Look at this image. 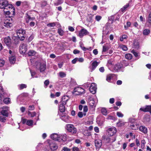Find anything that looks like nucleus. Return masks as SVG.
I'll return each instance as SVG.
<instances>
[{
  "mask_svg": "<svg viewBox=\"0 0 151 151\" xmlns=\"http://www.w3.org/2000/svg\"><path fill=\"white\" fill-rule=\"evenodd\" d=\"M0 8L3 9L4 13L7 15H14L15 8L7 0H0Z\"/></svg>",
  "mask_w": 151,
  "mask_h": 151,
  "instance_id": "nucleus-1",
  "label": "nucleus"
},
{
  "mask_svg": "<svg viewBox=\"0 0 151 151\" xmlns=\"http://www.w3.org/2000/svg\"><path fill=\"white\" fill-rule=\"evenodd\" d=\"M66 137L67 135L65 134H58L57 133H53L50 136L52 139L59 142H61L62 141H65L66 140Z\"/></svg>",
  "mask_w": 151,
  "mask_h": 151,
  "instance_id": "nucleus-2",
  "label": "nucleus"
},
{
  "mask_svg": "<svg viewBox=\"0 0 151 151\" xmlns=\"http://www.w3.org/2000/svg\"><path fill=\"white\" fill-rule=\"evenodd\" d=\"M14 22V19L12 17H7L4 20V25L7 28H10L12 26Z\"/></svg>",
  "mask_w": 151,
  "mask_h": 151,
  "instance_id": "nucleus-3",
  "label": "nucleus"
},
{
  "mask_svg": "<svg viewBox=\"0 0 151 151\" xmlns=\"http://www.w3.org/2000/svg\"><path fill=\"white\" fill-rule=\"evenodd\" d=\"M60 119L63 121L69 123L71 122V119L70 117L66 113L60 112L59 114Z\"/></svg>",
  "mask_w": 151,
  "mask_h": 151,
  "instance_id": "nucleus-4",
  "label": "nucleus"
},
{
  "mask_svg": "<svg viewBox=\"0 0 151 151\" xmlns=\"http://www.w3.org/2000/svg\"><path fill=\"white\" fill-rule=\"evenodd\" d=\"M102 140L106 144L113 142L116 140L115 137L110 138L106 135H104L102 137Z\"/></svg>",
  "mask_w": 151,
  "mask_h": 151,
  "instance_id": "nucleus-5",
  "label": "nucleus"
},
{
  "mask_svg": "<svg viewBox=\"0 0 151 151\" xmlns=\"http://www.w3.org/2000/svg\"><path fill=\"white\" fill-rule=\"evenodd\" d=\"M66 129L68 132L73 134H76L77 132V129L72 124H67Z\"/></svg>",
  "mask_w": 151,
  "mask_h": 151,
  "instance_id": "nucleus-6",
  "label": "nucleus"
},
{
  "mask_svg": "<svg viewBox=\"0 0 151 151\" xmlns=\"http://www.w3.org/2000/svg\"><path fill=\"white\" fill-rule=\"evenodd\" d=\"M27 45L24 43L21 44L19 47L20 53L21 54L25 53L27 50Z\"/></svg>",
  "mask_w": 151,
  "mask_h": 151,
  "instance_id": "nucleus-7",
  "label": "nucleus"
},
{
  "mask_svg": "<svg viewBox=\"0 0 151 151\" xmlns=\"http://www.w3.org/2000/svg\"><path fill=\"white\" fill-rule=\"evenodd\" d=\"M73 91L75 94L77 95H80L85 93L84 89L80 87L75 88Z\"/></svg>",
  "mask_w": 151,
  "mask_h": 151,
  "instance_id": "nucleus-8",
  "label": "nucleus"
},
{
  "mask_svg": "<svg viewBox=\"0 0 151 151\" xmlns=\"http://www.w3.org/2000/svg\"><path fill=\"white\" fill-rule=\"evenodd\" d=\"M2 110L1 111V114L3 116L7 117L8 116L9 108L8 106H3L2 107Z\"/></svg>",
  "mask_w": 151,
  "mask_h": 151,
  "instance_id": "nucleus-9",
  "label": "nucleus"
},
{
  "mask_svg": "<svg viewBox=\"0 0 151 151\" xmlns=\"http://www.w3.org/2000/svg\"><path fill=\"white\" fill-rule=\"evenodd\" d=\"M123 68L124 67L122 64L120 63L116 64L114 66V67H113L114 70L117 71H122Z\"/></svg>",
  "mask_w": 151,
  "mask_h": 151,
  "instance_id": "nucleus-10",
  "label": "nucleus"
},
{
  "mask_svg": "<svg viewBox=\"0 0 151 151\" xmlns=\"http://www.w3.org/2000/svg\"><path fill=\"white\" fill-rule=\"evenodd\" d=\"M35 18L34 17H31L30 16H28L26 19V22L27 23L29 22V25L31 27H33L35 25V22H33Z\"/></svg>",
  "mask_w": 151,
  "mask_h": 151,
  "instance_id": "nucleus-11",
  "label": "nucleus"
},
{
  "mask_svg": "<svg viewBox=\"0 0 151 151\" xmlns=\"http://www.w3.org/2000/svg\"><path fill=\"white\" fill-rule=\"evenodd\" d=\"M89 34V32L87 30L83 28L81 29L79 31L78 34V36L81 38L82 37L86 35Z\"/></svg>",
  "mask_w": 151,
  "mask_h": 151,
  "instance_id": "nucleus-12",
  "label": "nucleus"
},
{
  "mask_svg": "<svg viewBox=\"0 0 151 151\" xmlns=\"http://www.w3.org/2000/svg\"><path fill=\"white\" fill-rule=\"evenodd\" d=\"M96 89L97 87L96 84L94 83H92L89 88V90L93 94H95L96 92Z\"/></svg>",
  "mask_w": 151,
  "mask_h": 151,
  "instance_id": "nucleus-13",
  "label": "nucleus"
},
{
  "mask_svg": "<svg viewBox=\"0 0 151 151\" xmlns=\"http://www.w3.org/2000/svg\"><path fill=\"white\" fill-rule=\"evenodd\" d=\"M108 134L111 136H113L116 133V129L114 127H111L108 129Z\"/></svg>",
  "mask_w": 151,
  "mask_h": 151,
  "instance_id": "nucleus-14",
  "label": "nucleus"
},
{
  "mask_svg": "<svg viewBox=\"0 0 151 151\" xmlns=\"http://www.w3.org/2000/svg\"><path fill=\"white\" fill-rule=\"evenodd\" d=\"M139 110L145 112L149 111L151 114V106L150 105L146 106L145 107L141 108Z\"/></svg>",
  "mask_w": 151,
  "mask_h": 151,
  "instance_id": "nucleus-15",
  "label": "nucleus"
},
{
  "mask_svg": "<svg viewBox=\"0 0 151 151\" xmlns=\"http://www.w3.org/2000/svg\"><path fill=\"white\" fill-rule=\"evenodd\" d=\"M94 143L96 149H99L101 147L102 144V142L101 140L95 139Z\"/></svg>",
  "mask_w": 151,
  "mask_h": 151,
  "instance_id": "nucleus-16",
  "label": "nucleus"
},
{
  "mask_svg": "<svg viewBox=\"0 0 151 151\" xmlns=\"http://www.w3.org/2000/svg\"><path fill=\"white\" fill-rule=\"evenodd\" d=\"M16 32L19 37L24 35L26 33L25 30L23 29H17L16 30Z\"/></svg>",
  "mask_w": 151,
  "mask_h": 151,
  "instance_id": "nucleus-17",
  "label": "nucleus"
},
{
  "mask_svg": "<svg viewBox=\"0 0 151 151\" xmlns=\"http://www.w3.org/2000/svg\"><path fill=\"white\" fill-rule=\"evenodd\" d=\"M22 122L23 124L26 123V124L29 126H32L33 125V121L32 120H27L24 119L22 120Z\"/></svg>",
  "mask_w": 151,
  "mask_h": 151,
  "instance_id": "nucleus-18",
  "label": "nucleus"
},
{
  "mask_svg": "<svg viewBox=\"0 0 151 151\" xmlns=\"http://www.w3.org/2000/svg\"><path fill=\"white\" fill-rule=\"evenodd\" d=\"M4 41L8 47H10L11 43V39L9 37H6L4 38Z\"/></svg>",
  "mask_w": 151,
  "mask_h": 151,
  "instance_id": "nucleus-19",
  "label": "nucleus"
},
{
  "mask_svg": "<svg viewBox=\"0 0 151 151\" xmlns=\"http://www.w3.org/2000/svg\"><path fill=\"white\" fill-rule=\"evenodd\" d=\"M65 104H64L63 103L60 102V104L59 106V109L60 112H59V114L60 112L64 113L65 110V108L64 105Z\"/></svg>",
  "mask_w": 151,
  "mask_h": 151,
  "instance_id": "nucleus-20",
  "label": "nucleus"
},
{
  "mask_svg": "<svg viewBox=\"0 0 151 151\" xmlns=\"http://www.w3.org/2000/svg\"><path fill=\"white\" fill-rule=\"evenodd\" d=\"M150 121V116L149 115H145L143 117L142 122L145 124H147Z\"/></svg>",
  "mask_w": 151,
  "mask_h": 151,
  "instance_id": "nucleus-21",
  "label": "nucleus"
},
{
  "mask_svg": "<svg viewBox=\"0 0 151 151\" xmlns=\"http://www.w3.org/2000/svg\"><path fill=\"white\" fill-rule=\"evenodd\" d=\"M9 60L11 63L14 64L16 60V57L14 55H9Z\"/></svg>",
  "mask_w": 151,
  "mask_h": 151,
  "instance_id": "nucleus-22",
  "label": "nucleus"
},
{
  "mask_svg": "<svg viewBox=\"0 0 151 151\" xmlns=\"http://www.w3.org/2000/svg\"><path fill=\"white\" fill-rule=\"evenodd\" d=\"M46 69V63H41L40 64V70L41 72L45 71Z\"/></svg>",
  "mask_w": 151,
  "mask_h": 151,
  "instance_id": "nucleus-23",
  "label": "nucleus"
},
{
  "mask_svg": "<svg viewBox=\"0 0 151 151\" xmlns=\"http://www.w3.org/2000/svg\"><path fill=\"white\" fill-rule=\"evenodd\" d=\"M139 131L144 134H146L147 132V129L146 127L143 126H141L139 127Z\"/></svg>",
  "mask_w": 151,
  "mask_h": 151,
  "instance_id": "nucleus-24",
  "label": "nucleus"
},
{
  "mask_svg": "<svg viewBox=\"0 0 151 151\" xmlns=\"http://www.w3.org/2000/svg\"><path fill=\"white\" fill-rule=\"evenodd\" d=\"M69 97L68 96H64L62 99V100L60 102L64 104H66L67 102L69 100Z\"/></svg>",
  "mask_w": 151,
  "mask_h": 151,
  "instance_id": "nucleus-25",
  "label": "nucleus"
},
{
  "mask_svg": "<svg viewBox=\"0 0 151 151\" xmlns=\"http://www.w3.org/2000/svg\"><path fill=\"white\" fill-rule=\"evenodd\" d=\"M88 103L90 106L95 107L97 103V101H95L94 99L90 100L89 101Z\"/></svg>",
  "mask_w": 151,
  "mask_h": 151,
  "instance_id": "nucleus-26",
  "label": "nucleus"
},
{
  "mask_svg": "<svg viewBox=\"0 0 151 151\" xmlns=\"http://www.w3.org/2000/svg\"><path fill=\"white\" fill-rule=\"evenodd\" d=\"M99 63L96 61H94L92 64V67L91 68V71L93 70L97 66Z\"/></svg>",
  "mask_w": 151,
  "mask_h": 151,
  "instance_id": "nucleus-27",
  "label": "nucleus"
},
{
  "mask_svg": "<svg viewBox=\"0 0 151 151\" xmlns=\"http://www.w3.org/2000/svg\"><path fill=\"white\" fill-rule=\"evenodd\" d=\"M129 4L127 3L126 5L123 6L120 10V11L122 12H124L127 9V8L129 7Z\"/></svg>",
  "mask_w": 151,
  "mask_h": 151,
  "instance_id": "nucleus-28",
  "label": "nucleus"
},
{
  "mask_svg": "<svg viewBox=\"0 0 151 151\" xmlns=\"http://www.w3.org/2000/svg\"><path fill=\"white\" fill-rule=\"evenodd\" d=\"M12 39L14 42V43L16 44H18L19 42V36H14L13 37Z\"/></svg>",
  "mask_w": 151,
  "mask_h": 151,
  "instance_id": "nucleus-29",
  "label": "nucleus"
},
{
  "mask_svg": "<svg viewBox=\"0 0 151 151\" xmlns=\"http://www.w3.org/2000/svg\"><path fill=\"white\" fill-rule=\"evenodd\" d=\"M130 127L132 129L136 130L138 129V126L136 124H132L130 125Z\"/></svg>",
  "mask_w": 151,
  "mask_h": 151,
  "instance_id": "nucleus-30",
  "label": "nucleus"
},
{
  "mask_svg": "<svg viewBox=\"0 0 151 151\" xmlns=\"http://www.w3.org/2000/svg\"><path fill=\"white\" fill-rule=\"evenodd\" d=\"M114 75L113 74H109L107 75L106 81L108 82H110L112 78H113Z\"/></svg>",
  "mask_w": 151,
  "mask_h": 151,
  "instance_id": "nucleus-31",
  "label": "nucleus"
},
{
  "mask_svg": "<svg viewBox=\"0 0 151 151\" xmlns=\"http://www.w3.org/2000/svg\"><path fill=\"white\" fill-rule=\"evenodd\" d=\"M36 52L33 50H30L28 52V54L29 56H33L35 55Z\"/></svg>",
  "mask_w": 151,
  "mask_h": 151,
  "instance_id": "nucleus-32",
  "label": "nucleus"
},
{
  "mask_svg": "<svg viewBox=\"0 0 151 151\" xmlns=\"http://www.w3.org/2000/svg\"><path fill=\"white\" fill-rule=\"evenodd\" d=\"M4 102L6 104H8L11 103L10 99L9 98H6L3 100Z\"/></svg>",
  "mask_w": 151,
  "mask_h": 151,
  "instance_id": "nucleus-33",
  "label": "nucleus"
},
{
  "mask_svg": "<svg viewBox=\"0 0 151 151\" xmlns=\"http://www.w3.org/2000/svg\"><path fill=\"white\" fill-rule=\"evenodd\" d=\"M50 148L52 150H54L57 149L58 147L55 144H52L50 145Z\"/></svg>",
  "mask_w": 151,
  "mask_h": 151,
  "instance_id": "nucleus-34",
  "label": "nucleus"
},
{
  "mask_svg": "<svg viewBox=\"0 0 151 151\" xmlns=\"http://www.w3.org/2000/svg\"><path fill=\"white\" fill-rule=\"evenodd\" d=\"M150 31L148 29H145L144 30L143 34L145 35H147L150 33Z\"/></svg>",
  "mask_w": 151,
  "mask_h": 151,
  "instance_id": "nucleus-35",
  "label": "nucleus"
},
{
  "mask_svg": "<svg viewBox=\"0 0 151 151\" xmlns=\"http://www.w3.org/2000/svg\"><path fill=\"white\" fill-rule=\"evenodd\" d=\"M58 75L61 78H64L65 77L66 74L65 72L61 71L58 73Z\"/></svg>",
  "mask_w": 151,
  "mask_h": 151,
  "instance_id": "nucleus-36",
  "label": "nucleus"
},
{
  "mask_svg": "<svg viewBox=\"0 0 151 151\" xmlns=\"http://www.w3.org/2000/svg\"><path fill=\"white\" fill-rule=\"evenodd\" d=\"M19 89L20 90L26 88L27 87V85L25 84H22L18 85Z\"/></svg>",
  "mask_w": 151,
  "mask_h": 151,
  "instance_id": "nucleus-37",
  "label": "nucleus"
},
{
  "mask_svg": "<svg viewBox=\"0 0 151 151\" xmlns=\"http://www.w3.org/2000/svg\"><path fill=\"white\" fill-rule=\"evenodd\" d=\"M125 58L128 60H130L132 58V55L130 53H127L125 55Z\"/></svg>",
  "mask_w": 151,
  "mask_h": 151,
  "instance_id": "nucleus-38",
  "label": "nucleus"
},
{
  "mask_svg": "<svg viewBox=\"0 0 151 151\" xmlns=\"http://www.w3.org/2000/svg\"><path fill=\"white\" fill-rule=\"evenodd\" d=\"M147 22L151 24V12L149 13L148 17L147 19Z\"/></svg>",
  "mask_w": 151,
  "mask_h": 151,
  "instance_id": "nucleus-39",
  "label": "nucleus"
},
{
  "mask_svg": "<svg viewBox=\"0 0 151 151\" xmlns=\"http://www.w3.org/2000/svg\"><path fill=\"white\" fill-rule=\"evenodd\" d=\"M21 4H27V2H21L19 1H17L16 2V5L18 6H20Z\"/></svg>",
  "mask_w": 151,
  "mask_h": 151,
  "instance_id": "nucleus-40",
  "label": "nucleus"
},
{
  "mask_svg": "<svg viewBox=\"0 0 151 151\" xmlns=\"http://www.w3.org/2000/svg\"><path fill=\"white\" fill-rule=\"evenodd\" d=\"M120 47L124 51H127L128 50L127 47L126 45H120Z\"/></svg>",
  "mask_w": 151,
  "mask_h": 151,
  "instance_id": "nucleus-41",
  "label": "nucleus"
},
{
  "mask_svg": "<svg viewBox=\"0 0 151 151\" xmlns=\"http://www.w3.org/2000/svg\"><path fill=\"white\" fill-rule=\"evenodd\" d=\"M28 114L29 116L32 117H34L36 115V113L35 112H29Z\"/></svg>",
  "mask_w": 151,
  "mask_h": 151,
  "instance_id": "nucleus-42",
  "label": "nucleus"
},
{
  "mask_svg": "<svg viewBox=\"0 0 151 151\" xmlns=\"http://www.w3.org/2000/svg\"><path fill=\"white\" fill-rule=\"evenodd\" d=\"M101 112L104 115H106L107 114V111L106 109L105 108H103L101 109Z\"/></svg>",
  "mask_w": 151,
  "mask_h": 151,
  "instance_id": "nucleus-43",
  "label": "nucleus"
},
{
  "mask_svg": "<svg viewBox=\"0 0 151 151\" xmlns=\"http://www.w3.org/2000/svg\"><path fill=\"white\" fill-rule=\"evenodd\" d=\"M109 47L106 46H104L103 47L102 52H106L109 50Z\"/></svg>",
  "mask_w": 151,
  "mask_h": 151,
  "instance_id": "nucleus-44",
  "label": "nucleus"
},
{
  "mask_svg": "<svg viewBox=\"0 0 151 151\" xmlns=\"http://www.w3.org/2000/svg\"><path fill=\"white\" fill-rule=\"evenodd\" d=\"M63 2V0H58V1L55 3V6H58L59 4H62Z\"/></svg>",
  "mask_w": 151,
  "mask_h": 151,
  "instance_id": "nucleus-45",
  "label": "nucleus"
},
{
  "mask_svg": "<svg viewBox=\"0 0 151 151\" xmlns=\"http://www.w3.org/2000/svg\"><path fill=\"white\" fill-rule=\"evenodd\" d=\"M146 143V142L144 140H142L141 141V148L142 149H144L145 146V145Z\"/></svg>",
  "mask_w": 151,
  "mask_h": 151,
  "instance_id": "nucleus-46",
  "label": "nucleus"
},
{
  "mask_svg": "<svg viewBox=\"0 0 151 151\" xmlns=\"http://www.w3.org/2000/svg\"><path fill=\"white\" fill-rule=\"evenodd\" d=\"M124 124V123L121 121H119L117 123V125L118 127H122Z\"/></svg>",
  "mask_w": 151,
  "mask_h": 151,
  "instance_id": "nucleus-47",
  "label": "nucleus"
},
{
  "mask_svg": "<svg viewBox=\"0 0 151 151\" xmlns=\"http://www.w3.org/2000/svg\"><path fill=\"white\" fill-rule=\"evenodd\" d=\"M127 38V36L126 35H123L122 37H120V40L121 41H123L124 39H126Z\"/></svg>",
  "mask_w": 151,
  "mask_h": 151,
  "instance_id": "nucleus-48",
  "label": "nucleus"
},
{
  "mask_svg": "<svg viewBox=\"0 0 151 151\" xmlns=\"http://www.w3.org/2000/svg\"><path fill=\"white\" fill-rule=\"evenodd\" d=\"M134 47L138 49L139 47V45L138 42H134Z\"/></svg>",
  "mask_w": 151,
  "mask_h": 151,
  "instance_id": "nucleus-49",
  "label": "nucleus"
},
{
  "mask_svg": "<svg viewBox=\"0 0 151 151\" xmlns=\"http://www.w3.org/2000/svg\"><path fill=\"white\" fill-rule=\"evenodd\" d=\"M58 32L59 34L61 36H62L64 32L61 28L58 29Z\"/></svg>",
  "mask_w": 151,
  "mask_h": 151,
  "instance_id": "nucleus-50",
  "label": "nucleus"
},
{
  "mask_svg": "<svg viewBox=\"0 0 151 151\" xmlns=\"http://www.w3.org/2000/svg\"><path fill=\"white\" fill-rule=\"evenodd\" d=\"M108 19L109 20H110L111 22V23H112L113 21L115 20V16L112 15L110 17H109L108 18Z\"/></svg>",
  "mask_w": 151,
  "mask_h": 151,
  "instance_id": "nucleus-51",
  "label": "nucleus"
},
{
  "mask_svg": "<svg viewBox=\"0 0 151 151\" xmlns=\"http://www.w3.org/2000/svg\"><path fill=\"white\" fill-rule=\"evenodd\" d=\"M6 116L3 117L2 116H0V121L1 122H4L6 119Z\"/></svg>",
  "mask_w": 151,
  "mask_h": 151,
  "instance_id": "nucleus-52",
  "label": "nucleus"
},
{
  "mask_svg": "<svg viewBox=\"0 0 151 151\" xmlns=\"http://www.w3.org/2000/svg\"><path fill=\"white\" fill-rule=\"evenodd\" d=\"M55 25L56 24L55 22H53L47 24V26L49 27H54Z\"/></svg>",
  "mask_w": 151,
  "mask_h": 151,
  "instance_id": "nucleus-53",
  "label": "nucleus"
},
{
  "mask_svg": "<svg viewBox=\"0 0 151 151\" xmlns=\"http://www.w3.org/2000/svg\"><path fill=\"white\" fill-rule=\"evenodd\" d=\"M117 115L119 117H122L123 116V114L120 112L118 111L116 113Z\"/></svg>",
  "mask_w": 151,
  "mask_h": 151,
  "instance_id": "nucleus-54",
  "label": "nucleus"
},
{
  "mask_svg": "<svg viewBox=\"0 0 151 151\" xmlns=\"http://www.w3.org/2000/svg\"><path fill=\"white\" fill-rule=\"evenodd\" d=\"M131 52L134 54V55L135 57H137L138 56V53L137 52H136L134 50H132L131 51Z\"/></svg>",
  "mask_w": 151,
  "mask_h": 151,
  "instance_id": "nucleus-55",
  "label": "nucleus"
},
{
  "mask_svg": "<svg viewBox=\"0 0 151 151\" xmlns=\"http://www.w3.org/2000/svg\"><path fill=\"white\" fill-rule=\"evenodd\" d=\"M5 63V61L2 59H0V67H2Z\"/></svg>",
  "mask_w": 151,
  "mask_h": 151,
  "instance_id": "nucleus-56",
  "label": "nucleus"
},
{
  "mask_svg": "<svg viewBox=\"0 0 151 151\" xmlns=\"http://www.w3.org/2000/svg\"><path fill=\"white\" fill-rule=\"evenodd\" d=\"M77 61L79 62L80 63H82L84 61V59L82 58H77Z\"/></svg>",
  "mask_w": 151,
  "mask_h": 151,
  "instance_id": "nucleus-57",
  "label": "nucleus"
},
{
  "mask_svg": "<svg viewBox=\"0 0 151 151\" xmlns=\"http://www.w3.org/2000/svg\"><path fill=\"white\" fill-rule=\"evenodd\" d=\"M90 83L89 82H87L85 83H84L83 85V86L85 88H87L90 85Z\"/></svg>",
  "mask_w": 151,
  "mask_h": 151,
  "instance_id": "nucleus-58",
  "label": "nucleus"
},
{
  "mask_svg": "<svg viewBox=\"0 0 151 151\" xmlns=\"http://www.w3.org/2000/svg\"><path fill=\"white\" fill-rule=\"evenodd\" d=\"M71 84H72V85H75L76 84V83L75 80H74L73 79H71L70 81Z\"/></svg>",
  "mask_w": 151,
  "mask_h": 151,
  "instance_id": "nucleus-59",
  "label": "nucleus"
},
{
  "mask_svg": "<svg viewBox=\"0 0 151 151\" xmlns=\"http://www.w3.org/2000/svg\"><path fill=\"white\" fill-rule=\"evenodd\" d=\"M44 84L45 86V88H46L49 83V81L48 80H47L44 82Z\"/></svg>",
  "mask_w": 151,
  "mask_h": 151,
  "instance_id": "nucleus-60",
  "label": "nucleus"
},
{
  "mask_svg": "<svg viewBox=\"0 0 151 151\" xmlns=\"http://www.w3.org/2000/svg\"><path fill=\"white\" fill-rule=\"evenodd\" d=\"M95 19H96L97 21H99L101 19V17L100 16H98V15L96 16L95 17Z\"/></svg>",
  "mask_w": 151,
  "mask_h": 151,
  "instance_id": "nucleus-61",
  "label": "nucleus"
},
{
  "mask_svg": "<svg viewBox=\"0 0 151 151\" xmlns=\"http://www.w3.org/2000/svg\"><path fill=\"white\" fill-rule=\"evenodd\" d=\"M70 150L67 147H64L62 150V151H70Z\"/></svg>",
  "mask_w": 151,
  "mask_h": 151,
  "instance_id": "nucleus-62",
  "label": "nucleus"
},
{
  "mask_svg": "<svg viewBox=\"0 0 151 151\" xmlns=\"http://www.w3.org/2000/svg\"><path fill=\"white\" fill-rule=\"evenodd\" d=\"M34 37L33 35H31L28 39V41L29 42H30L34 38Z\"/></svg>",
  "mask_w": 151,
  "mask_h": 151,
  "instance_id": "nucleus-63",
  "label": "nucleus"
},
{
  "mask_svg": "<svg viewBox=\"0 0 151 151\" xmlns=\"http://www.w3.org/2000/svg\"><path fill=\"white\" fill-rule=\"evenodd\" d=\"M78 116L80 118H82L83 116V114L82 112H79L78 113Z\"/></svg>",
  "mask_w": 151,
  "mask_h": 151,
  "instance_id": "nucleus-64",
  "label": "nucleus"
}]
</instances>
